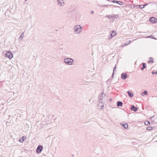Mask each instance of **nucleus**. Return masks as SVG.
<instances>
[{
  "mask_svg": "<svg viewBox=\"0 0 157 157\" xmlns=\"http://www.w3.org/2000/svg\"><path fill=\"white\" fill-rule=\"evenodd\" d=\"M130 109L132 110L134 112H136L138 110V108L137 107H135L134 105H132Z\"/></svg>",
  "mask_w": 157,
  "mask_h": 157,
  "instance_id": "9d476101",
  "label": "nucleus"
},
{
  "mask_svg": "<svg viewBox=\"0 0 157 157\" xmlns=\"http://www.w3.org/2000/svg\"><path fill=\"white\" fill-rule=\"evenodd\" d=\"M143 94H145L146 95H147V90H145L144 91L143 93H141V94L142 96H143Z\"/></svg>",
  "mask_w": 157,
  "mask_h": 157,
  "instance_id": "aec40b11",
  "label": "nucleus"
},
{
  "mask_svg": "<svg viewBox=\"0 0 157 157\" xmlns=\"http://www.w3.org/2000/svg\"><path fill=\"white\" fill-rule=\"evenodd\" d=\"M104 96H105V94H104Z\"/></svg>",
  "mask_w": 157,
  "mask_h": 157,
  "instance_id": "79ce46f5",
  "label": "nucleus"
},
{
  "mask_svg": "<svg viewBox=\"0 0 157 157\" xmlns=\"http://www.w3.org/2000/svg\"><path fill=\"white\" fill-rule=\"evenodd\" d=\"M142 65L143 67H141V70H143L145 68H146V64L145 63H142Z\"/></svg>",
  "mask_w": 157,
  "mask_h": 157,
  "instance_id": "6ab92c4d",
  "label": "nucleus"
},
{
  "mask_svg": "<svg viewBox=\"0 0 157 157\" xmlns=\"http://www.w3.org/2000/svg\"><path fill=\"white\" fill-rule=\"evenodd\" d=\"M94 12L93 10H91L90 11V13L91 14H94Z\"/></svg>",
  "mask_w": 157,
  "mask_h": 157,
  "instance_id": "72a5a7b5",
  "label": "nucleus"
},
{
  "mask_svg": "<svg viewBox=\"0 0 157 157\" xmlns=\"http://www.w3.org/2000/svg\"><path fill=\"white\" fill-rule=\"evenodd\" d=\"M57 3L61 6H63L64 5V2L63 0H58Z\"/></svg>",
  "mask_w": 157,
  "mask_h": 157,
  "instance_id": "1a4fd4ad",
  "label": "nucleus"
},
{
  "mask_svg": "<svg viewBox=\"0 0 157 157\" xmlns=\"http://www.w3.org/2000/svg\"><path fill=\"white\" fill-rule=\"evenodd\" d=\"M130 43H131V41H129L126 42L125 43V44L126 45H127L129 44Z\"/></svg>",
  "mask_w": 157,
  "mask_h": 157,
  "instance_id": "bb28decb",
  "label": "nucleus"
},
{
  "mask_svg": "<svg viewBox=\"0 0 157 157\" xmlns=\"http://www.w3.org/2000/svg\"><path fill=\"white\" fill-rule=\"evenodd\" d=\"M149 20L152 23L154 24L157 22V19L154 17H151L149 19Z\"/></svg>",
  "mask_w": 157,
  "mask_h": 157,
  "instance_id": "423d86ee",
  "label": "nucleus"
},
{
  "mask_svg": "<svg viewBox=\"0 0 157 157\" xmlns=\"http://www.w3.org/2000/svg\"><path fill=\"white\" fill-rule=\"evenodd\" d=\"M108 5H103L102 6V7H104V6H108Z\"/></svg>",
  "mask_w": 157,
  "mask_h": 157,
  "instance_id": "e433bc0d",
  "label": "nucleus"
},
{
  "mask_svg": "<svg viewBox=\"0 0 157 157\" xmlns=\"http://www.w3.org/2000/svg\"><path fill=\"white\" fill-rule=\"evenodd\" d=\"M74 29V32L75 33L78 34L81 31L82 28L80 25H77L75 26Z\"/></svg>",
  "mask_w": 157,
  "mask_h": 157,
  "instance_id": "f03ea898",
  "label": "nucleus"
},
{
  "mask_svg": "<svg viewBox=\"0 0 157 157\" xmlns=\"http://www.w3.org/2000/svg\"><path fill=\"white\" fill-rule=\"evenodd\" d=\"M119 17L118 15H115L114 14H112L111 15V17L113 18H118Z\"/></svg>",
  "mask_w": 157,
  "mask_h": 157,
  "instance_id": "f3484780",
  "label": "nucleus"
},
{
  "mask_svg": "<svg viewBox=\"0 0 157 157\" xmlns=\"http://www.w3.org/2000/svg\"><path fill=\"white\" fill-rule=\"evenodd\" d=\"M123 102L119 101L117 102V105L118 107L122 106H123Z\"/></svg>",
  "mask_w": 157,
  "mask_h": 157,
  "instance_id": "f8f14e48",
  "label": "nucleus"
},
{
  "mask_svg": "<svg viewBox=\"0 0 157 157\" xmlns=\"http://www.w3.org/2000/svg\"><path fill=\"white\" fill-rule=\"evenodd\" d=\"M135 7V5H134L133 6V8H134Z\"/></svg>",
  "mask_w": 157,
  "mask_h": 157,
  "instance_id": "a19ab883",
  "label": "nucleus"
},
{
  "mask_svg": "<svg viewBox=\"0 0 157 157\" xmlns=\"http://www.w3.org/2000/svg\"><path fill=\"white\" fill-rule=\"evenodd\" d=\"M101 109H103L104 108V106L103 105H102L101 106Z\"/></svg>",
  "mask_w": 157,
  "mask_h": 157,
  "instance_id": "c9c22d12",
  "label": "nucleus"
},
{
  "mask_svg": "<svg viewBox=\"0 0 157 157\" xmlns=\"http://www.w3.org/2000/svg\"><path fill=\"white\" fill-rule=\"evenodd\" d=\"M149 59L150 60H148L147 62V63H153L154 62V61L153 60V58L152 57H150L149 58Z\"/></svg>",
  "mask_w": 157,
  "mask_h": 157,
  "instance_id": "9b49d317",
  "label": "nucleus"
},
{
  "mask_svg": "<svg viewBox=\"0 0 157 157\" xmlns=\"http://www.w3.org/2000/svg\"><path fill=\"white\" fill-rule=\"evenodd\" d=\"M111 80L112 79H111V80H110V78L106 82V83L109 84V83L111 82Z\"/></svg>",
  "mask_w": 157,
  "mask_h": 157,
  "instance_id": "a878e982",
  "label": "nucleus"
},
{
  "mask_svg": "<svg viewBox=\"0 0 157 157\" xmlns=\"http://www.w3.org/2000/svg\"><path fill=\"white\" fill-rule=\"evenodd\" d=\"M26 138L25 136H22L19 140L20 142H22L24 141V140L26 139Z\"/></svg>",
  "mask_w": 157,
  "mask_h": 157,
  "instance_id": "2eb2a0df",
  "label": "nucleus"
},
{
  "mask_svg": "<svg viewBox=\"0 0 157 157\" xmlns=\"http://www.w3.org/2000/svg\"><path fill=\"white\" fill-rule=\"evenodd\" d=\"M24 35V32L21 33L20 37L19 38V39H21V40H22L23 38Z\"/></svg>",
  "mask_w": 157,
  "mask_h": 157,
  "instance_id": "a211bd4d",
  "label": "nucleus"
},
{
  "mask_svg": "<svg viewBox=\"0 0 157 157\" xmlns=\"http://www.w3.org/2000/svg\"><path fill=\"white\" fill-rule=\"evenodd\" d=\"M152 129V127L151 126H148L147 128V130H150Z\"/></svg>",
  "mask_w": 157,
  "mask_h": 157,
  "instance_id": "b1692460",
  "label": "nucleus"
},
{
  "mask_svg": "<svg viewBox=\"0 0 157 157\" xmlns=\"http://www.w3.org/2000/svg\"><path fill=\"white\" fill-rule=\"evenodd\" d=\"M147 3H145V4H144V5H144V7L147 6Z\"/></svg>",
  "mask_w": 157,
  "mask_h": 157,
  "instance_id": "f704fd0d",
  "label": "nucleus"
},
{
  "mask_svg": "<svg viewBox=\"0 0 157 157\" xmlns=\"http://www.w3.org/2000/svg\"><path fill=\"white\" fill-rule=\"evenodd\" d=\"M64 62L68 65H71L73 63V60L72 58H67L64 59Z\"/></svg>",
  "mask_w": 157,
  "mask_h": 157,
  "instance_id": "7ed1b4c3",
  "label": "nucleus"
},
{
  "mask_svg": "<svg viewBox=\"0 0 157 157\" xmlns=\"http://www.w3.org/2000/svg\"><path fill=\"white\" fill-rule=\"evenodd\" d=\"M128 76L126 73H123L121 75V78L123 79H125Z\"/></svg>",
  "mask_w": 157,
  "mask_h": 157,
  "instance_id": "6e6552de",
  "label": "nucleus"
},
{
  "mask_svg": "<svg viewBox=\"0 0 157 157\" xmlns=\"http://www.w3.org/2000/svg\"><path fill=\"white\" fill-rule=\"evenodd\" d=\"M144 124L147 126H148L150 125V122L148 121H146L144 122Z\"/></svg>",
  "mask_w": 157,
  "mask_h": 157,
  "instance_id": "412c9836",
  "label": "nucleus"
},
{
  "mask_svg": "<svg viewBox=\"0 0 157 157\" xmlns=\"http://www.w3.org/2000/svg\"><path fill=\"white\" fill-rule=\"evenodd\" d=\"M127 93L129 97L131 98L133 97V94L130 91H128L127 92Z\"/></svg>",
  "mask_w": 157,
  "mask_h": 157,
  "instance_id": "dca6fc26",
  "label": "nucleus"
},
{
  "mask_svg": "<svg viewBox=\"0 0 157 157\" xmlns=\"http://www.w3.org/2000/svg\"><path fill=\"white\" fill-rule=\"evenodd\" d=\"M116 68V65H115L113 69V73H112V76L113 77L114 74V71L115 70Z\"/></svg>",
  "mask_w": 157,
  "mask_h": 157,
  "instance_id": "4be33fe9",
  "label": "nucleus"
},
{
  "mask_svg": "<svg viewBox=\"0 0 157 157\" xmlns=\"http://www.w3.org/2000/svg\"><path fill=\"white\" fill-rule=\"evenodd\" d=\"M111 39V36H110V37H109V39Z\"/></svg>",
  "mask_w": 157,
  "mask_h": 157,
  "instance_id": "4c0bfd02",
  "label": "nucleus"
},
{
  "mask_svg": "<svg viewBox=\"0 0 157 157\" xmlns=\"http://www.w3.org/2000/svg\"><path fill=\"white\" fill-rule=\"evenodd\" d=\"M43 148V146L42 145H39L37 147L36 149V152L37 153H40L42 151Z\"/></svg>",
  "mask_w": 157,
  "mask_h": 157,
  "instance_id": "39448f33",
  "label": "nucleus"
},
{
  "mask_svg": "<svg viewBox=\"0 0 157 157\" xmlns=\"http://www.w3.org/2000/svg\"><path fill=\"white\" fill-rule=\"evenodd\" d=\"M136 7H137V8H140V5H137L136 6Z\"/></svg>",
  "mask_w": 157,
  "mask_h": 157,
  "instance_id": "473e14b6",
  "label": "nucleus"
},
{
  "mask_svg": "<svg viewBox=\"0 0 157 157\" xmlns=\"http://www.w3.org/2000/svg\"><path fill=\"white\" fill-rule=\"evenodd\" d=\"M27 0H25V1H27Z\"/></svg>",
  "mask_w": 157,
  "mask_h": 157,
  "instance_id": "37998d69",
  "label": "nucleus"
},
{
  "mask_svg": "<svg viewBox=\"0 0 157 157\" xmlns=\"http://www.w3.org/2000/svg\"><path fill=\"white\" fill-rule=\"evenodd\" d=\"M151 74L152 75H153L154 74H157V71H156L155 72H154V71H152L151 73Z\"/></svg>",
  "mask_w": 157,
  "mask_h": 157,
  "instance_id": "7c9ffc66",
  "label": "nucleus"
},
{
  "mask_svg": "<svg viewBox=\"0 0 157 157\" xmlns=\"http://www.w3.org/2000/svg\"><path fill=\"white\" fill-rule=\"evenodd\" d=\"M112 2H113V3H117L118 4L119 3V1H116V0H113L112 1Z\"/></svg>",
  "mask_w": 157,
  "mask_h": 157,
  "instance_id": "cd10ccee",
  "label": "nucleus"
},
{
  "mask_svg": "<svg viewBox=\"0 0 157 157\" xmlns=\"http://www.w3.org/2000/svg\"><path fill=\"white\" fill-rule=\"evenodd\" d=\"M144 8V6L143 5H140V8L141 9H143Z\"/></svg>",
  "mask_w": 157,
  "mask_h": 157,
  "instance_id": "2f4dec72",
  "label": "nucleus"
},
{
  "mask_svg": "<svg viewBox=\"0 0 157 157\" xmlns=\"http://www.w3.org/2000/svg\"><path fill=\"white\" fill-rule=\"evenodd\" d=\"M118 4L120 5H122L123 4V3L121 1H119Z\"/></svg>",
  "mask_w": 157,
  "mask_h": 157,
  "instance_id": "c85d7f7f",
  "label": "nucleus"
},
{
  "mask_svg": "<svg viewBox=\"0 0 157 157\" xmlns=\"http://www.w3.org/2000/svg\"><path fill=\"white\" fill-rule=\"evenodd\" d=\"M147 38H152V39H154L156 40V39L153 36H152V35H150V36H147Z\"/></svg>",
  "mask_w": 157,
  "mask_h": 157,
  "instance_id": "393cba45",
  "label": "nucleus"
},
{
  "mask_svg": "<svg viewBox=\"0 0 157 157\" xmlns=\"http://www.w3.org/2000/svg\"><path fill=\"white\" fill-rule=\"evenodd\" d=\"M111 16H110V15H108L106 16V17H107L109 19H110L111 18H113L111 17Z\"/></svg>",
  "mask_w": 157,
  "mask_h": 157,
  "instance_id": "c756f323",
  "label": "nucleus"
},
{
  "mask_svg": "<svg viewBox=\"0 0 157 157\" xmlns=\"http://www.w3.org/2000/svg\"><path fill=\"white\" fill-rule=\"evenodd\" d=\"M116 35V33L115 31H112V33L111 34V38H112L114 36Z\"/></svg>",
  "mask_w": 157,
  "mask_h": 157,
  "instance_id": "4468645a",
  "label": "nucleus"
},
{
  "mask_svg": "<svg viewBox=\"0 0 157 157\" xmlns=\"http://www.w3.org/2000/svg\"><path fill=\"white\" fill-rule=\"evenodd\" d=\"M113 6V5H110L109 6Z\"/></svg>",
  "mask_w": 157,
  "mask_h": 157,
  "instance_id": "ea45409f",
  "label": "nucleus"
},
{
  "mask_svg": "<svg viewBox=\"0 0 157 157\" xmlns=\"http://www.w3.org/2000/svg\"><path fill=\"white\" fill-rule=\"evenodd\" d=\"M56 118L55 117L54 115H48L45 121H43L41 122L42 124L43 125H45L47 124H49L52 123L54 122Z\"/></svg>",
  "mask_w": 157,
  "mask_h": 157,
  "instance_id": "f257e3e1",
  "label": "nucleus"
},
{
  "mask_svg": "<svg viewBox=\"0 0 157 157\" xmlns=\"http://www.w3.org/2000/svg\"><path fill=\"white\" fill-rule=\"evenodd\" d=\"M74 11H71L69 12V14L68 15L69 17L71 18H73L75 17V15H74Z\"/></svg>",
  "mask_w": 157,
  "mask_h": 157,
  "instance_id": "0eeeda50",
  "label": "nucleus"
},
{
  "mask_svg": "<svg viewBox=\"0 0 157 157\" xmlns=\"http://www.w3.org/2000/svg\"><path fill=\"white\" fill-rule=\"evenodd\" d=\"M5 57H8L10 59H11L13 57V55L11 52L8 51L5 54Z\"/></svg>",
  "mask_w": 157,
  "mask_h": 157,
  "instance_id": "20e7f679",
  "label": "nucleus"
},
{
  "mask_svg": "<svg viewBox=\"0 0 157 157\" xmlns=\"http://www.w3.org/2000/svg\"><path fill=\"white\" fill-rule=\"evenodd\" d=\"M104 94V93L103 92L102 93H101V94H100V100H101L102 99V98H103V94Z\"/></svg>",
  "mask_w": 157,
  "mask_h": 157,
  "instance_id": "5701e85b",
  "label": "nucleus"
},
{
  "mask_svg": "<svg viewBox=\"0 0 157 157\" xmlns=\"http://www.w3.org/2000/svg\"><path fill=\"white\" fill-rule=\"evenodd\" d=\"M112 99H111V98H110V99H109V101H112Z\"/></svg>",
  "mask_w": 157,
  "mask_h": 157,
  "instance_id": "58836bf2",
  "label": "nucleus"
},
{
  "mask_svg": "<svg viewBox=\"0 0 157 157\" xmlns=\"http://www.w3.org/2000/svg\"><path fill=\"white\" fill-rule=\"evenodd\" d=\"M121 124L123 126L125 129H127L128 128V124H124L123 123H121Z\"/></svg>",
  "mask_w": 157,
  "mask_h": 157,
  "instance_id": "ddd939ff",
  "label": "nucleus"
}]
</instances>
